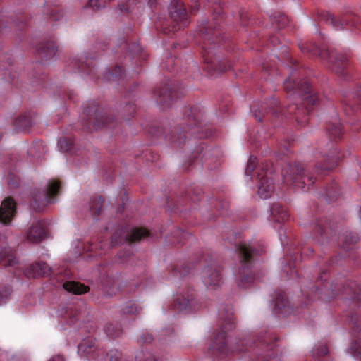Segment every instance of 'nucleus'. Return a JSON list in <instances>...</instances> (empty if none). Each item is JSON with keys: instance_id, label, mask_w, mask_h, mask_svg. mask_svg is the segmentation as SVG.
Masks as SVG:
<instances>
[{"instance_id": "obj_23", "label": "nucleus", "mask_w": 361, "mask_h": 361, "mask_svg": "<svg viewBox=\"0 0 361 361\" xmlns=\"http://www.w3.org/2000/svg\"><path fill=\"white\" fill-rule=\"evenodd\" d=\"M342 247L344 250L352 249L359 240L358 235L352 232H345L341 237Z\"/></svg>"}, {"instance_id": "obj_35", "label": "nucleus", "mask_w": 361, "mask_h": 361, "mask_svg": "<svg viewBox=\"0 0 361 361\" xmlns=\"http://www.w3.org/2000/svg\"><path fill=\"white\" fill-rule=\"evenodd\" d=\"M350 350L355 357L361 358V341L356 340L353 341Z\"/></svg>"}, {"instance_id": "obj_39", "label": "nucleus", "mask_w": 361, "mask_h": 361, "mask_svg": "<svg viewBox=\"0 0 361 361\" xmlns=\"http://www.w3.org/2000/svg\"><path fill=\"white\" fill-rule=\"evenodd\" d=\"M152 336L148 332H143L138 338L137 343L139 344L149 343L152 341Z\"/></svg>"}, {"instance_id": "obj_24", "label": "nucleus", "mask_w": 361, "mask_h": 361, "mask_svg": "<svg viewBox=\"0 0 361 361\" xmlns=\"http://www.w3.org/2000/svg\"><path fill=\"white\" fill-rule=\"evenodd\" d=\"M104 200L101 196H96L91 198L90 202V209L92 216L96 219L100 214Z\"/></svg>"}, {"instance_id": "obj_5", "label": "nucleus", "mask_w": 361, "mask_h": 361, "mask_svg": "<svg viewBox=\"0 0 361 361\" xmlns=\"http://www.w3.org/2000/svg\"><path fill=\"white\" fill-rule=\"evenodd\" d=\"M283 181L287 185H293L296 188L305 190L306 185H313V176L305 173L303 166L299 164H290L283 170Z\"/></svg>"}, {"instance_id": "obj_8", "label": "nucleus", "mask_w": 361, "mask_h": 361, "mask_svg": "<svg viewBox=\"0 0 361 361\" xmlns=\"http://www.w3.org/2000/svg\"><path fill=\"white\" fill-rule=\"evenodd\" d=\"M169 13L173 21L172 31L176 32L189 24L186 8L180 0H172L169 6Z\"/></svg>"}, {"instance_id": "obj_12", "label": "nucleus", "mask_w": 361, "mask_h": 361, "mask_svg": "<svg viewBox=\"0 0 361 361\" xmlns=\"http://www.w3.org/2000/svg\"><path fill=\"white\" fill-rule=\"evenodd\" d=\"M203 281L208 288H216L222 283L221 269L216 267H206L202 271Z\"/></svg>"}, {"instance_id": "obj_51", "label": "nucleus", "mask_w": 361, "mask_h": 361, "mask_svg": "<svg viewBox=\"0 0 361 361\" xmlns=\"http://www.w3.org/2000/svg\"><path fill=\"white\" fill-rule=\"evenodd\" d=\"M271 104H274V105H276V104H278V102H277V101H276V100L273 99V100L271 101Z\"/></svg>"}, {"instance_id": "obj_29", "label": "nucleus", "mask_w": 361, "mask_h": 361, "mask_svg": "<svg viewBox=\"0 0 361 361\" xmlns=\"http://www.w3.org/2000/svg\"><path fill=\"white\" fill-rule=\"evenodd\" d=\"M332 292L335 297L341 298H347L348 296L352 298L353 290L349 286H340L336 289L332 286Z\"/></svg>"}, {"instance_id": "obj_3", "label": "nucleus", "mask_w": 361, "mask_h": 361, "mask_svg": "<svg viewBox=\"0 0 361 361\" xmlns=\"http://www.w3.org/2000/svg\"><path fill=\"white\" fill-rule=\"evenodd\" d=\"M219 316L221 321V331L215 336L213 343L209 349L212 355L216 357L224 356L228 353L226 331L232 330L235 327L234 315L231 307L221 309Z\"/></svg>"}, {"instance_id": "obj_31", "label": "nucleus", "mask_w": 361, "mask_h": 361, "mask_svg": "<svg viewBox=\"0 0 361 361\" xmlns=\"http://www.w3.org/2000/svg\"><path fill=\"white\" fill-rule=\"evenodd\" d=\"M123 72V68L116 66L112 71H108L105 75V78L108 81H114L119 79Z\"/></svg>"}, {"instance_id": "obj_18", "label": "nucleus", "mask_w": 361, "mask_h": 361, "mask_svg": "<svg viewBox=\"0 0 361 361\" xmlns=\"http://www.w3.org/2000/svg\"><path fill=\"white\" fill-rule=\"evenodd\" d=\"M58 49L53 42H47L39 46L37 51L42 59L48 60L52 59Z\"/></svg>"}, {"instance_id": "obj_55", "label": "nucleus", "mask_w": 361, "mask_h": 361, "mask_svg": "<svg viewBox=\"0 0 361 361\" xmlns=\"http://www.w3.org/2000/svg\"><path fill=\"white\" fill-rule=\"evenodd\" d=\"M237 350H238V351H239V352H240V351H242L243 350H242V349H238Z\"/></svg>"}, {"instance_id": "obj_44", "label": "nucleus", "mask_w": 361, "mask_h": 361, "mask_svg": "<svg viewBox=\"0 0 361 361\" xmlns=\"http://www.w3.org/2000/svg\"><path fill=\"white\" fill-rule=\"evenodd\" d=\"M63 16V13L61 10L56 9L51 11L50 13V18L54 20H58Z\"/></svg>"}, {"instance_id": "obj_28", "label": "nucleus", "mask_w": 361, "mask_h": 361, "mask_svg": "<svg viewBox=\"0 0 361 361\" xmlns=\"http://www.w3.org/2000/svg\"><path fill=\"white\" fill-rule=\"evenodd\" d=\"M105 331L109 337L116 338L121 336L123 333V329L117 323H109L106 324Z\"/></svg>"}, {"instance_id": "obj_27", "label": "nucleus", "mask_w": 361, "mask_h": 361, "mask_svg": "<svg viewBox=\"0 0 361 361\" xmlns=\"http://www.w3.org/2000/svg\"><path fill=\"white\" fill-rule=\"evenodd\" d=\"M271 214L275 217L276 221L281 222L288 219V212L278 204H274L271 209Z\"/></svg>"}, {"instance_id": "obj_1", "label": "nucleus", "mask_w": 361, "mask_h": 361, "mask_svg": "<svg viewBox=\"0 0 361 361\" xmlns=\"http://www.w3.org/2000/svg\"><path fill=\"white\" fill-rule=\"evenodd\" d=\"M221 30L218 27H213L209 25L201 30L202 37L204 40L203 48L207 51L204 56L205 66L204 69L212 75L221 74L231 68L230 64L226 63L224 61H217L216 59H209V49L207 45L212 43H219L221 40Z\"/></svg>"}, {"instance_id": "obj_14", "label": "nucleus", "mask_w": 361, "mask_h": 361, "mask_svg": "<svg viewBox=\"0 0 361 361\" xmlns=\"http://www.w3.org/2000/svg\"><path fill=\"white\" fill-rule=\"evenodd\" d=\"M46 237L45 221L35 220L27 233V240L31 243H38Z\"/></svg>"}, {"instance_id": "obj_21", "label": "nucleus", "mask_w": 361, "mask_h": 361, "mask_svg": "<svg viewBox=\"0 0 361 361\" xmlns=\"http://www.w3.org/2000/svg\"><path fill=\"white\" fill-rule=\"evenodd\" d=\"M142 307L136 303L129 301L122 307L120 311V316L126 318L129 316H136L140 313Z\"/></svg>"}, {"instance_id": "obj_49", "label": "nucleus", "mask_w": 361, "mask_h": 361, "mask_svg": "<svg viewBox=\"0 0 361 361\" xmlns=\"http://www.w3.org/2000/svg\"><path fill=\"white\" fill-rule=\"evenodd\" d=\"M126 107H128V108H129V109H132L133 111H134V110H135V106H134V105H133V104H129L126 105Z\"/></svg>"}, {"instance_id": "obj_38", "label": "nucleus", "mask_w": 361, "mask_h": 361, "mask_svg": "<svg viewBox=\"0 0 361 361\" xmlns=\"http://www.w3.org/2000/svg\"><path fill=\"white\" fill-rule=\"evenodd\" d=\"M257 164V158L255 157H250L246 167L245 173L250 176L254 171Z\"/></svg>"}, {"instance_id": "obj_22", "label": "nucleus", "mask_w": 361, "mask_h": 361, "mask_svg": "<svg viewBox=\"0 0 361 361\" xmlns=\"http://www.w3.org/2000/svg\"><path fill=\"white\" fill-rule=\"evenodd\" d=\"M193 300L194 294L192 293H188L187 297L178 295L175 300L174 307L178 310H185L188 307H191Z\"/></svg>"}, {"instance_id": "obj_4", "label": "nucleus", "mask_w": 361, "mask_h": 361, "mask_svg": "<svg viewBox=\"0 0 361 361\" xmlns=\"http://www.w3.org/2000/svg\"><path fill=\"white\" fill-rule=\"evenodd\" d=\"M302 51L310 52L314 56H320L327 61L329 68L338 74H343L344 68L349 61L348 54L338 53L336 50L322 49L314 44H302L300 47Z\"/></svg>"}, {"instance_id": "obj_7", "label": "nucleus", "mask_w": 361, "mask_h": 361, "mask_svg": "<svg viewBox=\"0 0 361 361\" xmlns=\"http://www.w3.org/2000/svg\"><path fill=\"white\" fill-rule=\"evenodd\" d=\"M324 20L333 26L337 30H341L347 27H359V18L351 12L343 13L339 16L335 17L331 13H326Z\"/></svg>"}, {"instance_id": "obj_46", "label": "nucleus", "mask_w": 361, "mask_h": 361, "mask_svg": "<svg viewBox=\"0 0 361 361\" xmlns=\"http://www.w3.org/2000/svg\"><path fill=\"white\" fill-rule=\"evenodd\" d=\"M100 250H105L110 247L108 243L100 242L98 245Z\"/></svg>"}, {"instance_id": "obj_19", "label": "nucleus", "mask_w": 361, "mask_h": 361, "mask_svg": "<svg viewBox=\"0 0 361 361\" xmlns=\"http://www.w3.org/2000/svg\"><path fill=\"white\" fill-rule=\"evenodd\" d=\"M149 235V231L144 228H133L126 235V240L130 243L139 242Z\"/></svg>"}, {"instance_id": "obj_50", "label": "nucleus", "mask_w": 361, "mask_h": 361, "mask_svg": "<svg viewBox=\"0 0 361 361\" xmlns=\"http://www.w3.org/2000/svg\"><path fill=\"white\" fill-rule=\"evenodd\" d=\"M299 111H300L298 110V112L296 113V114H297V121H298V123H300V121L299 120V118H298V114H299ZM304 122H305V121H301V123H304Z\"/></svg>"}, {"instance_id": "obj_20", "label": "nucleus", "mask_w": 361, "mask_h": 361, "mask_svg": "<svg viewBox=\"0 0 361 361\" xmlns=\"http://www.w3.org/2000/svg\"><path fill=\"white\" fill-rule=\"evenodd\" d=\"M63 288L69 293L75 295H81L89 292L90 288L80 282L66 281L63 285Z\"/></svg>"}, {"instance_id": "obj_32", "label": "nucleus", "mask_w": 361, "mask_h": 361, "mask_svg": "<svg viewBox=\"0 0 361 361\" xmlns=\"http://www.w3.org/2000/svg\"><path fill=\"white\" fill-rule=\"evenodd\" d=\"M190 265L188 264H183L180 267H176L173 270V274L176 276L184 277L190 273Z\"/></svg>"}, {"instance_id": "obj_26", "label": "nucleus", "mask_w": 361, "mask_h": 361, "mask_svg": "<svg viewBox=\"0 0 361 361\" xmlns=\"http://www.w3.org/2000/svg\"><path fill=\"white\" fill-rule=\"evenodd\" d=\"M326 129L330 138L334 139L335 141L340 140L343 136V130L341 123H329Z\"/></svg>"}, {"instance_id": "obj_56", "label": "nucleus", "mask_w": 361, "mask_h": 361, "mask_svg": "<svg viewBox=\"0 0 361 361\" xmlns=\"http://www.w3.org/2000/svg\"><path fill=\"white\" fill-rule=\"evenodd\" d=\"M167 97H169L170 99H171V95H168Z\"/></svg>"}, {"instance_id": "obj_9", "label": "nucleus", "mask_w": 361, "mask_h": 361, "mask_svg": "<svg viewBox=\"0 0 361 361\" xmlns=\"http://www.w3.org/2000/svg\"><path fill=\"white\" fill-rule=\"evenodd\" d=\"M321 153L323 154L325 160L328 161L327 164L317 166V172L321 174L326 171L334 169L343 156L340 152L338 151L335 145L331 142H327L326 145L322 148Z\"/></svg>"}, {"instance_id": "obj_48", "label": "nucleus", "mask_w": 361, "mask_h": 361, "mask_svg": "<svg viewBox=\"0 0 361 361\" xmlns=\"http://www.w3.org/2000/svg\"><path fill=\"white\" fill-rule=\"evenodd\" d=\"M257 111L255 110L254 111V116H255V118L259 121V122H261L262 121V118L261 116H259V114H257L256 112Z\"/></svg>"}, {"instance_id": "obj_13", "label": "nucleus", "mask_w": 361, "mask_h": 361, "mask_svg": "<svg viewBox=\"0 0 361 361\" xmlns=\"http://www.w3.org/2000/svg\"><path fill=\"white\" fill-rule=\"evenodd\" d=\"M16 212V203L12 197H6L0 205V222L8 225Z\"/></svg>"}, {"instance_id": "obj_33", "label": "nucleus", "mask_w": 361, "mask_h": 361, "mask_svg": "<svg viewBox=\"0 0 361 361\" xmlns=\"http://www.w3.org/2000/svg\"><path fill=\"white\" fill-rule=\"evenodd\" d=\"M312 355L314 357H320L328 354V348L326 345L320 344L315 345L312 349Z\"/></svg>"}, {"instance_id": "obj_42", "label": "nucleus", "mask_w": 361, "mask_h": 361, "mask_svg": "<svg viewBox=\"0 0 361 361\" xmlns=\"http://www.w3.org/2000/svg\"><path fill=\"white\" fill-rule=\"evenodd\" d=\"M122 357V353L121 351L114 349L111 350L109 353V360L110 361H118Z\"/></svg>"}, {"instance_id": "obj_53", "label": "nucleus", "mask_w": 361, "mask_h": 361, "mask_svg": "<svg viewBox=\"0 0 361 361\" xmlns=\"http://www.w3.org/2000/svg\"><path fill=\"white\" fill-rule=\"evenodd\" d=\"M270 111H271V114H276V111H275V110H274V109H271V110H270Z\"/></svg>"}, {"instance_id": "obj_16", "label": "nucleus", "mask_w": 361, "mask_h": 361, "mask_svg": "<svg viewBox=\"0 0 361 361\" xmlns=\"http://www.w3.org/2000/svg\"><path fill=\"white\" fill-rule=\"evenodd\" d=\"M274 191V184L272 180L266 173L259 180L258 187V194L262 199H267L271 197Z\"/></svg>"}, {"instance_id": "obj_57", "label": "nucleus", "mask_w": 361, "mask_h": 361, "mask_svg": "<svg viewBox=\"0 0 361 361\" xmlns=\"http://www.w3.org/2000/svg\"><path fill=\"white\" fill-rule=\"evenodd\" d=\"M2 138V135L0 134V140Z\"/></svg>"}, {"instance_id": "obj_6", "label": "nucleus", "mask_w": 361, "mask_h": 361, "mask_svg": "<svg viewBox=\"0 0 361 361\" xmlns=\"http://www.w3.org/2000/svg\"><path fill=\"white\" fill-rule=\"evenodd\" d=\"M60 188V182L58 180H50L46 188L44 200L42 199L40 192L33 194L31 202V207L36 212H42L45 210L48 204L53 203L54 198L58 195Z\"/></svg>"}, {"instance_id": "obj_37", "label": "nucleus", "mask_w": 361, "mask_h": 361, "mask_svg": "<svg viewBox=\"0 0 361 361\" xmlns=\"http://www.w3.org/2000/svg\"><path fill=\"white\" fill-rule=\"evenodd\" d=\"M58 145L63 152H68L71 149L72 142L67 138H61L59 140Z\"/></svg>"}, {"instance_id": "obj_40", "label": "nucleus", "mask_w": 361, "mask_h": 361, "mask_svg": "<svg viewBox=\"0 0 361 361\" xmlns=\"http://www.w3.org/2000/svg\"><path fill=\"white\" fill-rule=\"evenodd\" d=\"M108 0H90L89 5L90 7L98 10L105 7Z\"/></svg>"}, {"instance_id": "obj_11", "label": "nucleus", "mask_w": 361, "mask_h": 361, "mask_svg": "<svg viewBox=\"0 0 361 361\" xmlns=\"http://www.w3.org/2000/svg\"><path fill=\"white\" fill-rule=\"evenodd\" d=\"M0 264L6 268H16L18 264L16 251L9 247L6 238L3 236H0Z\"/></svg>"}, {"instance_id": "obj_54", "label": "nucleus", "mask_w": 361, "mask_h": 361, "mask_svg": "<svg viewBox=\"0 0 361 361\" xmlns=\"http://www.w3.org/2000/svg\"><path fill=\"white\" fill-rule=\"evenodd\" d=\"M283 20L285 22H286V21H287V18H286V16H283Z\"/></svg>"}, {"instance_id": "obj_17", "label": "nucleus", "mask_w": 361, "mask_h": 361, "mask_svg": "<svg viewBox=\"0 0 361 361\" xmlns=\"http://www.w3.org/2000/svg\"><path fill=\"white\" fill-rule=\"evenodd\" d=\"M114 121V118L108 117L104 114L95 111L94 121L90 118L89 124H92V128L95 130L106 126L111 128L113 126L111 123Z\"/></svg>"}, {"instance_id": "obj_25", "label": "nucleus", "mask_w": 361, "mask_h": 361, "mask_svg": "<svg viewBox=\"0 0 361 361\" xmlns=\"http://www.w3.org/2000/svg\"><path fill=\"white\" fill-rule=\"evenodd\" d=\"M95 340L92 338L84 339L78 347V352L82 355H88L95 351Z\"/></svg>"}, {"instance_id": "obj_45", "label": "nucleus", "mask_w": 361, "mask_h": 361, "mask_svg": "<svg viewBox=\"0 0 361 361\" xmlns=\"http://www.w3.org/2000/svg\"><path fill=\"white\" fill-rule=\"evenodd\" d=\"M9 357L8 354L4 350L0 349V361H8Z\"/></svg>"}, {"instance_id": "obj_2", "label": "nucleus", "mask_w": 361, "mask_h": 361, "mask_svg": "<svg viewBox=\"0 0 361 361\" xmlns=\"http://www.w3.org/2000/svg\"><path fill=\"white\" fill-rule=\"evenodd\" d=\"M236 252L241 264L238 285L239 287L246 288L254 281V276L250 269L255 257L259 255V250L250 243L243 242L237 246Z\"/></svg>"}, {"instance_id": "obj_36", "label": "nucleus", "mask_w": 361, "mask_h": 361, "mask_svg": "<svg viewBox=\"0 0 361 361\" xmlns=\"http://www.w3.org/2000/svg\"><path fill=\"white\" fill-rule=\"evenodd\" d=\"M136 361H157L154 356L149 353H144L143 351L140 352L135 356Z\"/></svg>"}, {"instance_id": "obj_34", "label": "nucleus", "mask_w": 361, "mask_h": 361, "mask_svg": "<svg viewBox=\"0 0 361 361\" xmlns=\"http://www.w3.org/2000/svg\"><path fill=\"white\" fill-rule=\"evenodd\" d=\"M12 293V290L9 286H0V305L10 298Z\"/></svg>"}, {"instance_id": "obj_47", "label": "nucleus", "mask_w": 361, "mask_h": 361, "mask_svg": "<svg viewBox=\"0 0 361 361\" xmlns=\"http://www.w3.org/2000/svg\"><path fill=\"white\" fill-rule=\"evenodd\" d=\"M48 361H64V359L61 355H55V356H53Z\"/></svg>"}, {"instance_id": "obj_52", "label": "nucleus", "mask_w": 361, "mask_h": 361, "mask_svg": "<svg viewBox=\"0 0 361 361\" xmlns=\"http://www.w3.org/2000/svg\"><path fill=\"white\" fill-rule=\"evenodd\" d=\"M157 94L159 95V97H165V94H162V93H159V92H158Z\"/></svg>"}, {"instance_id": "obj_41", "label": "nucleus", "mask_w": 361, "mask_h": 361, "mask_svg": "<svg viewBox=\"0 0 361 361\" xmlns=\"http://www.w3.org/2000/svg\"><path fill=\"white\" fill-rule=\"evenodd\" d=\"M30 119L26 116H20L15 121V125L18 128H26L29 126Z\"/></svg>"}, {"instance_id": "obj_15", "label": "nucleus", "mask_w": 361, "mask_h": 361, "mask_svg": "<svg viewBox=\"0 0 361 361\" xmlns=\"http://www.w3.org/2000/svg\"><path fill=\"white\" fill-rule=\"evenodd\" d=\"M51 267L45 262H35L30 265L25 274L28 278L44 277L49 276Z\"/></svg>"}, {"instance_id": "obj_10", "label": "nucleus", "mask_w": 361, "mask_h": 361, "mask_svg": "<svg viewBox=\"0 0 361 361\" xmlns=\"http://www.w3.org/2000/svg\"><path fill=\"white\" fill-rule=\"evenodd\" d=\"M284 88L287 92H303V99L308 105L314 106L317 104L318 97L315 94H312L310 87L309 83L305 80L300 84H295L290 78L286 80L284 82Z\"/></svg>"}, {"instance_id": "obj_30", "label": "nucleus", "mask_w": 361, "mask_h": 361, "mask_svg": "<svg viewBox=\"0 0 361 361\" xmlns=\"http://www.w3.org/2000/svg\"><path fill=\"white\" fill-rule=\"evenodd\" d=\"M287 303L288 300L285 293H280L276 298L275 309L281 311L286 307Z\"/></svg>"}, {"instance_id": "obj_43", "label": "nucleus", "mask_w": 361, "mask_h": 361, "mask_svg": "<svg viewBox=\"0 0 361 361\" xmlns=\"http://www.w3.org/2000/svg\"><path fill=\"white\" fill-rule=\"evenodd\" d=\"M354 104L361 108V87L358 89L353 96Z\"/></svg>"}]
</instances>
